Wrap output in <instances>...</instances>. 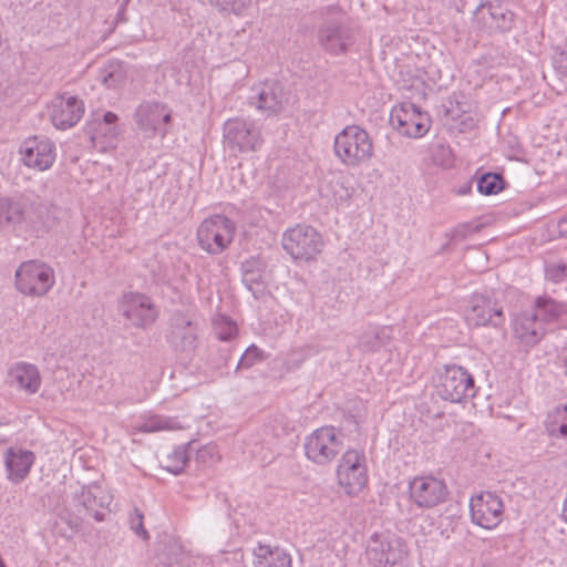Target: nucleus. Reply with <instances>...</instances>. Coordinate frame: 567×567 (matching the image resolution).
I'll list each match as a JSON object with an SVG mask.
<instances>
[{"mask_svg": "<svg viewBox=\"0 0 567 567\" xmlns=\"http://www.w3.org/2000/svg\"><path fill=\"white\" fill-rule=\"evenodd\" d=\"M373 142L369 133L358 125H348L334 138V153L341 163L359 167L373 156Z\"/></svg>", "mask_w": 567, "mask_h": 567, "instance_id": "f257e3e1", "label": "nucleus"}, {"mask_svg": "<svg viewBox=\"0 0 567 567\" xmlns=\"http://www.w3.org/2000/svg\"><path fill=\"white\" fill-rule=\"evenodd\" d=\"M343 449V435L334 426H321L308 434L303 442L306 457L316 465L332 463Z\"/></svg>", "mask_w": 567, "mask_h": 567, "instance_id": "f03ea898", "label": "nucleus"}, {"mask_svg": "<svg viewBox=\"0 0 567 567\" xmlns=\"http://www.w3.org/2000/svg\"><path fill=\"white\" fill-rule=\"evenodd\" d=\"M236 224L226 215L214 214L205 218L197 228L199 247L210 255H219L231 244Z\"/></svg>", "mask_w": 567, "mask_h": 567, "instance_id": "7ed1b4c3", "label": "nucleus"}, {"mask_svg": "<svg viewBox=\"0 0 567 567\" xmlns=\"http://www.w3.org/2000/svg\"><path fill=\"white\" fill-rule=\"evenodd\" d=\"M367 558L374 567H392L405 559L404 540L389 530L373 533L367 544Z\"/></svg>", "mask_w": 567, "mask_h": 567, "instance_id": "20e7f679", "label": "nucleus"}, {"mask_svg": "<svg viewBox=\"0 0 567 567\" xmlns=\"http://www.w3.org/2000/svg\"><path fill=\"white\" fill-rule=\"evenodd\" d=\"M18 291L25 296L43 297L54 286V270L39 260L22 262L14 274Z\"/></svg>", "mask_w": 567, "mask_h": 567, "instance_id": "39448f33", "label": "nucleus"}, {"mask_svg": "<svg viewBox=\"0 0 567 567\" xmlns=\"http://www.w3.org/2000/svg\"><path fill=\"white\" fill-rule=\"evenodd\" d=\"M223 136L225 145L238 153L256 152L264 143L260 127L254 121L243 117L227 120Z\"/></svg>", "mask_w": 567, "mask_h": 567, "instance_id": "423d86ee", "label": "nucleus"}, {"mask_svg": "<svg viewBox=\"0 0 567 567\" xmlns=\"http://www.w3.org/2000/svg\"><path fill=\"white\" fill-rule=\"evenodd\" d=\"M282 247L293 259L308 261L322 251L323 239L312 226L296 225L284 233Z\"/></svg>", "mask_w": 567, "mask_h": 567, "instance_id": "0eeeda50", "label": "nucleus"}, {"mask_svg": "<svg viewBox=\"0 0 567 567\" xmlns=\"http://www.w3.org/2000/svg\"><path fill=\"white\" fill-rule=\"evenodd\" d=\"M337 480L349 495H355L365 487L368 467L363 451L350 449L342 454L337 466Z\"/></svg>", "mask_w": 567, "mask_h": 567, "instance_id": "6e6552de", "label": "nucleus"}, {"mask_svg": "<svg viewBox=\"0 0 567 567\" xmlns=\"http://www.w3.org/2000/svg\"><path fill=\"white\" fill-rule=\"evenodd\" d=\"M289 92L276 80L259 82L254 84L249 90V105L267 115L282 112L289 104Z\"/></svg>", "mask_w": 567, "mask_h": 567, "instance_id": "1a4fd4ad", "label": "nucleus"}, {"mask_svg": "<svg viewBox=\"0 0 567 567\" xmlns=\"http://www.w3.org/2000/svg\"><path fill=\"white\" fill-rule=\"evenodd\" d=\"M437 392L442 399L455 403L471 399L476 393L474 378L463 367H446L440 375Z\"/></svg>", "mask_w": 567, "mask_h": 567, "instance_id": "9d476101", "label": "nucleus"}, {"mask_svg": "<svg viewBox=\"0 0 567 567\" xmlns=\"http://www.w3.org/2000/svg\"><path fill=\"white\" fill-rule=\"evenodd\" d=\"M390 122L401 135L412 138L425 135L431 125L427 113L411 102L394 105L390 113Z\"/></svg>", "mask_w": 567, "mask_h": 567, "instance_id": "9b49d317", "label": "nucleus"}, {"mask_svg": "<svg viewBox=\"0 0 567 567\" xmlns=\"http://www.w3.org/2000/svg\"><path fill=\"white\" fill-rule=\"evenodd\" d=\"M464 318L471 327L501 328L506 321L503 306L491 297L480 293L473 295L468 300Z\"/></svg>", "mask_w": 567, "mask_h": 567, "instance_id": "f8f14e48", "label": "nucleus"}, {"mask_svg": "<svg viewBox=\"0 0 567 567\" xmlns=\"http://www.w3.org/2000/svg\"><path fill=\"white\" fill-rule=\"evenodd\" d=\"M172 120V110L164 103L146 101L135 111V122L146 137H164Z\"/></svg>", "mask_w": 567, "mask_h": 567, "instance_id": "ddd939ff", "label": "nucleus"}, {"mask_svg": "<svg viewBox=\"0 0 567 567\" xmlns=\"http://www.w3.org/2000/svg\"><path fill=\"white\" fill-rule=\"evenodd\" d=\"M472 522L485 529H493L503 519L504 504L502 498L492 492H482L470 501Z\"/></svg>", "mask_w": 567, "mask_h": 567, "instance_id": "4468645a", "label": "nucleus"}, {"mask_svg": "<svg viewBox=\"0 0 567 567\" xmlns=\"http://www.w3.org/2000/svg\"><path fill=\"white\" fill-rule=\"evenodd\" d=\"M120 311L136 328H146L157 318V311L151 299L137 292H128L122 297Z\"/></svg>", "mask_w": 567, "mask_h": 567, "instance_id": "2eb2a0df", "label": "nucleus"}, {"mask_svg": "<svg viewBox=\"0 0 567 567\" xmlns=\"http://www.w3.org/2000/svg\"><path fill=\"white\" fill-rule=\"evenodd\" d=\"M409 492L413 503L423 508H432L447 496L446 485L434 476L415 477L409 484Z\"/></svg>", "mask_w": 567, "mask_h": 567, "instance_id": "dca6fc26", "label": "nucleus"}, {"mask_svg": "<svg viewBox=\"0 0 567 567\" xmlns=\"http://www.w3.org/2000/svg\"><path fill=\"white\" fill-rule=\"evenodd\" d=\"M20 155L23 164L30 168L45 171L55 161V146L44 137H33L24 141L20 146Z\"/></svg>", "mask_w": 567, "mask_h": 567, "instance_id": "f3484780", "label": "nucleus"}, {"mask_svg": "<svg viewBox=\"0 0 567 567\" xmlns=\"http://www.w3.org/2000/svg\"><path fill=\"white\" fill-rule=\"evenodd\" d=\"M49 112L52 124L56 128L66 130L81 120L84 104L76 96L64 94L51 102Z\"/></svg>", "mask_w": 567, "mask_h": 567, "instance_id": "a211bd4d", "label": "nucleus"}, {"mask_svg": "<svg viewBox=\"0 0 567 567\" xmlns=\"http://www.w3.org/2000/svg\"><path fill=\"white\" fill-rule=\"evenodd\" d=\"M513 336L523 346L533 347L545 336L543 320L530 308L516 313L512 319Z\"/></svg>", "mask_w": 567, "mask_h": 567, "instance_id": "6ab92c4d", "label": "nucleus"}, {"mask_svg": "<svg viewBox=\"0 0 567 567\" xmlns=\"http://www.w3.org/2000/svg\"><path fill=\"white\" fill-rule=\"evenodd\" d=\"M513 18L514 14L501 3H481L474 12L476 24L488 32L511 30Z\"/></svg>", "mask_w": 567, "mask_h": 567, "instance_id": "aec40b11", "label": "nucleus"}, {"mask_svg": "<svg viewBox=\"0 0 567 567\" xmlns=\"http://www.w3.org/2000/svg\"><path fill=\"white\" fill-rule=\"evenodd\" d=\"M78 504L83 507L87 515L97 522L105 518V509L112 502V496L100 485H89L82 487L76 495Z\"/></svg>", "mask_w": 567, "mask_h": 567, "instance_id": "412c9836", "label": "nucleus"}, {"mask_svg": "<svg viewBox=\"0 0 567 567\" xmlns=\"http://www.w3.org/2000/svg\"><path fill=\"white\" fill-rule=\"evenodd\" d=\"M319 43L332 55L344 53L353 43L350 29L341 23L327 24L319 31Z\"/></svg>", "mask_w": 567, "mask_h": 567, "instance_id": "4be33fe9", "label": "nucleus"}, {"mask_svg": "<svg viewBox=\"0 0 567 567\" xmlns=\"http://www.w3.org/2000/svg\"><path fill=\"white\" fill-rule=\"evenodd\" d=\"M252 567H292V557L285 548L258 543L251 551Z\"/></svg>", "mask_w": 567, "mask_h": 567, "instance_id": "5701e85b", "label": "nucleus"}, {"mask_svg": "<svg viewBox=\"0 0 567 567\" xmlns=\"http://www.w3.org/2000/svg\"><path fill=\"white\" fill-rule=\"evenodd\" d=\"M196 338V327L189 318L183 315L173 317L167 340L175 349L185 351L194 348Z\"/></svg>", "mask_w": 567, "mask_h": 567, "instance_id": "b1692460", "label": "nucleus"}, {"mask_svg": "<svg viewBox=\"0 0 567 567\" xmlns=\"http://www.w3.org/2000/svg\"><path fill=\"white\" fill-rule=\"evenodd\" d=\"M34 454L31 451L19 447H10L4 455L7 477L13 483H19L29 474L34 463Z\"/></svg>", "mask_w": 567, "mask_h": 567, "instance_id": "393cba45", "label": "nucleus"}, {"mask_svg": "<svg viewBox=\"0 0 567 567\" xmlns=\"http://www.w3.org/2000/svg\"><path fill=\"white\" fill-rule=\"evenodd\" d=\"M11 382L29 394L38 392L41 377L38 368L28 362H18L9 371Z\"/></svg>", "mask_w": 567, "mask_h": 567, "instance_id": "a878e982", "label": "nucleus"}, {"mask_svg": "<svg viewBox=\"0 0 567 567\" xmlns=\"http://www.w3.org/2000/svg\"><path fill=\"white\" fill-rule=\"evenodd\" d=\"M27 218L22 202L0 198V228L16 226Z\"/></svg>", "mask_w": 567, "mask_h": 567, "instance_id": "bb28decb", "label": "nucleus"}, {"mask_svg": "<svg viewBox=\"0 0 567 567\" xmlns=\"http://www.w3.org/2000/svg\"><path fill=\"white\" fill-rule=\"evenodd\" d=\"M533 311H537V317L543 320V327L545 323L558 319L561 316H567V305L559 303L548 297H539L535 301V305L530 308Z\"/></svg>", "mask_w": 567, "mask_h": 567, "instance_id": "cd10ccee", "label": "nucleus"}, {"mask_svg": "<svg viewBox=\"0 0 567 567\" xmlns=\"http://www.w3.org/2000/svg\"><path fill=\"white\" fill-rule=\"evenodd\" d=\"M390 334L385 327H369L359 337V347L367 352H375L388 343Z\"/></svg>", "mask_w": 567, "mask_h": 567, "instance_id": "c85d7f7f", "label": "nucleus"}, {"mask_svg": "<svg viewBox=\"0 0 567 567\" xmlns=\"http://www.w3.org/2000/svg\"><path fill=\"white\" fill-rule=\"evenodd\" d=\"M353 193V187L346 179L338 178L329 183V188L324 196L329 197L337 208H347L350 206Z\"/></svg>", "mask_w": 567, "mask_h": 567, "instance_id": "c756f323", "label": "nucleus"}, {"mask_svg": "<svg viewBox=\"0 0 567 567\" xmlns=\"http://www.w3.org/2000/svg\"><path fill=\"white\" fill-rule=\"evenodd\" d=\"M547 433L557 439H567V404L551 410L545 420Z\"/></svg>", "mask_w": 567, "mask_h": 567, "instance_id": "7c9ffc66", "label": "nucleus"}, {"mask_svg": "<svg viewBox=\"0 0 567 567\" xmlns=\"http://www.w3.org/2000/svg\"><path fill=\"white\" fill-rule=\"evenodd\" d=\"M135 429L143 433H155L178 429L177 421L163 415H147L138 422Z\"/></svg>", "mask_w": 567, "mask_h": 567, "instance_id": "2f4dec72", "label": "nucleus"}, {"mask_svg": "<svg viewBox=\"0 0 567 567\" xmlns=\"http://www.w3.org/2000/svg\"><path fill=\"white\" fill-rule=\"evenodd\" d=\"M97 79L106 89H117L125 82V71L121 63L110 62L100 70Z\"/></svg>", "mask_w": 567, "mask_h": 567, "instance_id": "473e14b6", "label": "nucleus"}, {"mask_svg": "<svg viewBox=\"0 0 567 567\" xmlns=\"http://www.w3.org/2000/svg\"><path fill=\"white\" fill-rule=\"evenodd\" d=\"M188 458V447L186 445L176 446L162 462L163 467L172 474H181L184 471Z\"/></svg>", "mask_w": 567, "mask_h": 567, "instance_id": "72a5a7b5", "label": "nucleus"}, {"mask_svg": "<svg viewBox=\"0 0 567 567\" xmlns=\"http://www.w3.org/2000/svg\"><path fill=\"white\" fill-rule=\"evenodd\" d=\"M504 188L501 174L486 173L477 182V190L483 195H495Z\"/></svg>", "mask_w": 567, "mask_h": 567, "instance_id": "f704fd0d", "label": "nucleus"}, {"mask_svg": "<svg viewBox=\"0 0 567 567\" xmlns=\"http://www.w3.org/2000/svg\"><path fill=\"white\" fill-rule=\"evenodd\" d=\"M265 360V353L261 349H259L257 346L251 344L249 346L244 354L241 355L240 360L237 364L238 369H249L252 365L261 362Z\"/></svg>", "mask_w": 567, "mask_h": 567, "instance_id": "c9c22d12", "label": "nucleus"}, {"mask_svg": "<svg viewBox=\"0 0 567 567\" xmlns=\"http://www.w3.org/2000/svg\"><path fill=\"white\" fill-rule=\"evenodd\" d=\"M251 0H209V2L221 11L231 12L237 16L250 4Z\"/></svg>", "mask_w": 567, "mask_h": 567, "instance_id": "e433bc0d", "label": "nucleus"}, {"mask_svg": "<svg viewBox=\"0 0 567 567\" xmlns=\"http://www.w3.org/2000/svg\"><path fill=\"white\" fill-rule=\"evenodd\" d=\"M262 281V268L257 267L256 270H246L243 272V282L254 295L260 291Z\"/></svg>", "mask_w": 567, "mask_h": 567, "instance_id": "4c0bfd02", "label": "nucleus"}, {"mask_svg": "<svg viewBox=\"0 0 567 567\" xmlns=\"http://www.w3.org/2000/svg\"><path fill=\"white\" fill-rule=\"evenodd\" d=\"M566 276L567 266L564 262H555L546 267V278L554 284L563 282Z\"/></svg>", "mask_w": 567, "mask_h": 567, "instance_id": "58836bf2", "label": "nucleus"}, {"mask_svg": "<svg viewBox=\"0 0 567 567\" xmlns=\"http://www.w3.org/2000/svg\"><path fill=\"white\" fill-rule=\"evenodd\" d=\"M118 130L117 126H107L103 127L100 131V126H97L96 133L92 136L93 142L104 137L105 146L113 147L117 141Z\"/></svg>", "mask_w": 567, "mask_h": 567, "instance_id": "ea45409f", "label": "nucleus"}, {"mask_svg": "<svg viewBox=\"0 0 567 567\" xmlns=\"http://www.w3.org/2000/svg\"><path fill=\"white\" fill-rule=\"evenodd\" d=\"M131 529L143 539L148 538V533L143 525V514L140 509L134 508L130 517Z\"/></svg>", "mask_w": 567, "mask_h": 567, "instance_id": "a19ab883", "label": "nucleus"}, {"mask_svg": "<svg viewBox=\"0 0 567 567\" xmlns=\"http://www.w3.org/2000/svg\"><path fill=\"white\" fill-rule=\"evenodd\" d=\"M554 68L560 76L567 78V50H561L554 55Z\"/></svg>", "mask_w": 567, "mask_h": 567, "instance_id": "79ce46f5", "label": "nucleus"}, {"mask_svg": "<svg viewBox=\"0 0 567 567\" xmlns=\"http://www.w3.org/2000/svg\"><path fill=\"white\" fill-rule=\"evenodd\" d=\"M236 333H237V327L234 322H230V321L225 322L224 330L217 331L218 339L221 341L230 340L231 338H234L236 336Z\"/></svg>", "mask_w": 567, "mask_h": 567, "instance_id": "37998d69", "label": "nucleus"}, {"mask_svg": "<svg viewBox=\"0 0 567 567\" xmlns=\"http://www.w3.org/2000/svg\"><path fill=\"white\" fill-rule=\"evenodd\" d=\"M117 121V115L113 112H106L103 115V120L97 124L100 126V131H102L103 127L107 126H116L115 123Z\"/></svg>", "mask_w": 567, "mask_h": 567, "instance_id": "c03bdc74", "label": "nucleus"}, {"mask_svg": "<svg viewBox=\"0 0 567 567\" xmlns=\"http://www.w3.org/2000/svg\"><path fill=\"white\" fill-rule=\"evenodd\" d=\"M465 235H466L465 227L455 228L452 231H450L449 234H446V236L450 237L451 239H464Z\"/></svg>", "mask_w": 567, "mask_h": 567, "instance_id": "a18cd8bd", "label": "nucleus"}, {"mask_svg": "<svg viewBox=\"0 0 567 567\" xmlns=\"http://www.w3.org/2000/svg\"><path fill=\"white\" fill-rule=\"evenodd\" d=\"M257 267H261V262L257 259H249L243 262L241 270L245 272L248 270H256Z\"/></svg>", "mask_w": 567, "mask_h": 567, "instance_id": "49530a36", "label": "nucleus"}, {"mask_svg": "<svg viewBox=\"0 0 567 567\" xmlns=\"http://www.w3.org/2000/svg\"><path fill=\"white\" fill-rule=\"evenodd\" d=\"M558 233L563 237H567V216L558 221Z\"/></svg>", "mask_w": 567, "mask_h": 567, "instance_id": "de8ad7c7", "label": "nucleus"}, {"mask_svg": "<svg viewBox=\"0 0 567 567\" xmlns=\"http://www.w3.org/2000/svg\"><path fill=\"white\" fill-rule=\"evenodd\" d=\"M292 355H298V358L296 359V367H299L305 360H306V355L303 353H293Z\"/></svg>", "mask_w": 567, "mask_h": 567, "instance_id": "09e8293b", "label": "nucleus"}, {"mask_svg": "<svg viewBox=\"0 0 567 567\" xmlns=\"http://www.w3.org/2000/svg\"><path fill=\"white\" fill-rule=\"evenodd\" d=\"M174 560H175L174 558H166V559H163L162 561H163L164 564L171 565V564H173V563H174Z\"/></svg>", "mask_w": 567, "mask_h": 567, "instance_id": "8fccbe9b", "label": "nucleus"}, {"mask_svg": "<svg viewBox=\"0 0 567 567\" xmlns=\"http://www.w3.org/2000/svg\"><path fill=\"white\" fill-rule=\"evenodd\" d=\"M171 548H172V550H173L175 554H177V551H179V547H178L177 545H175V544H174V545H172V546H171Z\"/></svg>", "mask_w": 567, "mask_h": 567, "instance_id": "3c124183", "label": "nucleus"}, {"mask_svg": "<svg viewBox=\"0 0 567 567\" xmlns=\"http://www.w3.org/2000/svg\"><path fill=\"white\" fill-rule=\"evenodd\" d=\"M0 567H7L3 559L0 557Z\"/></svg>", "mask_w": 567, "mask_h": 567, "instance_id": "603ef678", "label": "nucleus"}, {"mask_svg": "<svg viewBox=\"0 0 567 567\" xmlns=\"http://www.w3.org/2000/svg\"><path fill=\"white\" fill-rule=\"evenodd\" d=\"M450 4H455V0H449Z\"/></svg>", "mask_w": 567, "mask_h": 567, "instance_id": "864d4df0", "label": "nucleus"}]
</instances>
